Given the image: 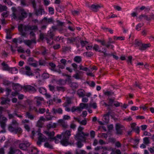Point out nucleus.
I'll return each mask as SVG.
<instances>
[{"label": "nucleus", "instance_id": "1", "mask_svg": "<svg viewBox=\"0 0 154 154\" xmlns=\"http://www.w3.org/2000/svg\"><path fill=\"white\" fill-rule=\"evenodd\" d=\"M31 143L27 141H23L19 144V148L23 150H27L30 154H38V151L37 148L33 147H29Z\"/></svg>", "mask_w": 154, "mask_h": 154}, {"label": "nucleus", "instance_id": "2", "mask_svg": "<svg viewBox=\"0 0 154 154\" xmlns=\"http://www.w3.org/2000/svg\"><path fill=\"white\" fill-rule=\"evenodd\" d=\"M11 9L13 13L11 16L14 19H17L19 20H22L27 16V14L23 9L18 11L15 7H12Z\"/></svg>", "mask_w": 154, "mask_h": 154}, {"label": "nucleus", "instance_id": "3", "mask_svg": "<svg viewBox=\"0 0 154 154\" xmlns=\"http://www.w3.org/2000/svg\"><path fill=\"white\" fill-rule=\"evenodd\" d=\"M18 29L19 31L20 32L22 36L26 37V33L24 32L23 29L25 31H27L29 30H38V27L37 26H29V25H23V24H21L19 25L18 26Z\"/></svg>", "mask_w": 154, "mask_h": 154}, {"label": "nucleus", "instance_id": "4", "mask_svg": "<svg viewBox=\"0 0 154 154\" xmlns=\"http://www.w3.org/2000/svg\"><path fill=\"white\" fill-rule=\"evenodd\" d=\"M134 45L135 47H138L139 49L141 51L145 50L147 48L150 46V44H143L141 41L138 39H136L135 41Z\"/></svg>", "mask_w": 154, "mask_h": 154}, {"label": "nucleus", "instance_id": "5", "mask_svg": "<svg viewBox=\"0 0 154 154\" xmlns=\"http://www.w3.org/2000/svg\"><path fill=\"white\" fill-rule=\"evenodd\" d=\"M71 131L69 130L66 131L64 134H62L63 138L61 141V143L63 145L66 146L69 144V140L71 135Z\"/></svg>", "mask_w": 154, "mask_h": 154}, {"label": "nucleus", "instance_id": "6", "mask_svg": "<svg viewBox=\"0 0 154 154\" xmlns=\"http://www.w3.org/2000/svg\"><path fill=\"white\" fill-rule=\"evenodd\" d=\"M80 134L79 133L77 137H75V139L78 140L76 143V145L78 147L80 148L82 147L83 144L82 142H86V138L85 137H81Z\"/></svg>", "mask_w": 154, "mask_h": 154}, {"label": "nucleus", "instance_id": "7", "mask_svg": "<svg viewBox=\"0 0 154 154\" xmlns=\"http://www.w3.org/2000/svg\"><path fill=\"white\" fill-rule=\"evenodd\" d=\"M31 3L35 11V14L36 16L38 15H42L43 14H44L45 11L42 8H40L38 9H36V3L35 1H31Z\"/></svg>", "mask_w": 154, "mask_h": 154}, {"label": "nucleus", "instance_id": "8", "mask_svg": "<svg viewBox=\"0 0 154 154\" xmlns=\"http://www.w3.org/2000/svg\"><path fill=\"white\" fill-rule=\"evenodd\" d=\"M116 130V133L118 135H122L123 133V130L125 129L124 126L120 124L117 123L115 125Z\"/></svg>", "mask_w": 154, "mask_h": 154}, {"label": "nucleus", "instance_id": "9", "mask_svg": "<svg viewBox=\"0 0 154 154\" xmlns=\"http://www.w3.org/2000/svg\"><path fill=\"white\" fill-rule=\"evenodd\" d=\"M38 140L37 142V144L38 145L40 146L42 142L47 140V138L40 133H38Z\"/></svg>", "mask_w": 154, "mask_h": 154}, {"label": "nucleus", "instance_id": "10", "mask_svg": "<svg viewBox=\"0 0 154 154\" xmlns=\"http://www.w3.org/2000/svg\"><path fill=\"white\" fill-rule=\"evenodd\" d=\"M23 88L25 92L28 91L34 93L37 91L36 89L34 87L30 85L24 86Z\"/></svg>", "mask_w": 154, "mask_h": 154}, {"label": "nucleus", "instance_id": "11", "mask_svg": "<svg viewBox=\"0 0 154 154\" xmlns=\"http://www.w3.org/2000/svg\"><path fill=\"white\" fill-rule=\"evenodd\" d=\"M45 134L47 135L49 137V139L53 140H55V142L57 141V138L56 137H54L55 133L54 131L51 132H49L47 131H45Z\"/></svg>", "mask_w": 154, "mask_h": 154}, {"label": "nucleus", "instance_id": "12", "mask_svg": "<svg viewBox=\"0 0 154 154\" xmlns=\"http://www.w3.org/2000/svg\"><path fill=\"white\" fill-rule=\"evenodd\" d=\"M83 129V128L81 126L79 127L78 128V132L75 136V137H77L78 134L79 133L80 134V136L81 137H83L84 136L85 137V136L88 137L89 135V134L88 133H85L83 132L82 131Z\"/></svg>", "mask_w": 154, "mask_h": 154}, {"label": "nucleus", "instance_id": "13", "mask_svg": "<svg viewBox=\"0 0 154 154\" xmlns=\"http://www.w3.org/2000/svg\"><path fill=\"white\" fill-rule=\"evenodd\" d=\"M42 23H44L47 24L50 23H53L54 21L52 18H47L46 17H44L42 20Z\"/></svg>", "mask_w": 154, "mask_h": 154}, {"label": "nucleus", "instance_id": "14", "mask_svg": "<svg viewBox=\"0 0 154 154\" xmlns=\"http://www.w3.org/2000/svg\"><path fill=\"white\" fill-rule=\"evenodd\" d=\"M76 73L74 75L73 77L77 79H80L82 76L83 72L79 70H76Z\"/></svg>", "mask_w": 154, "mask_h": 154}, {"label": "nucleus", "instance_id": "15", "mask_svg": "<svg viewBox=\"0 0 154 154\" xmlns=\"http://www.w3.org/2000/svg\"><path fill=\"white\" fill-rule=\"evenodd\" d=\"M23 42L26 45L29 47H30L32 43H35L36 41L35 40V39L33 38L31 40H25L23 41Z\"/></svg>", "mask_w": 154, "mask_h": 154}, {"label": "nucleus", "instance_id": "16", "mask_svg": "<svg viewBox=\"0 0 154 154\" xmlns=\"http://www.w3.org/2000/svg\"><path fill=\"white\" fill-rule=\"evenodd\" d=\"M25 68L26 70L25 74L26 75L28 76L33 75V74L31 70L30 67L28 66H26Z\"/></svg>", "mask_w": 154, "mask_h": 154}, {"label": "nucleus", "instance_id": "17", "mask_svg": "<svg viewBox=\"0 0 154 154\" xmlns=\"http://www.w3.org/2000/svg\"><path fill=\"white\" fill-rule=\"evenodd\" d=\"M52 112L54 114H56L57 113L62 114L63 113V110L60 108L57 109L53 108L52 109Z\"/></svg>", "mask_w": 154, "mask_h": 154}, {"label": "nucleus", "instance_id": "18", "mask_svg": "<svg viewBox=\"0 0 154 154\" xmlns=\"http://www.w3.org/2000/svg\"><path fill=\"white\" fill-rule=\"evenodd\" d=\"M101 7H103V6H100L99 5H95L93 4L91 6L92 10V11L95 12H97L98 11V8H101Z\"/></svg>", "mask_w": 154, "mask_h": 154}, {"label": "nucleus", "instance_id": "19", "mask_svg": "<svg viewBox=\"0 0 154 154\" xmlns=\"http://www.w3.org/2000/svg\"><path fill=\"white\" fill-rule=\"evenodd\" d=\"M13 88L14 90L18 92L21 90L22 87L19 84L13 83Z\"/></svg>", "mask_w": 154, "mask_h": 154}, {"label": "nucleus", "instance_id": "20", "mask_svg": "<svg viewBox=\"0 0 154 154\" xmlns=\"http://www.w3.org/2000/svg\"><path fill=\"white\" fill-rule=\"evenodd\" d=\"M77 37H70L67 38V43H73L74 42H77Z\"/></svg>", "mask_w": 154, "mask_h": 154}, {"label": "nucleus", "instance_id": "21", "mask_svg": "<svg viewBox=\"0 0 154 154\" xmlns=\"http://www.w3.org/2000/svg\"><path fill=\"white\" fill-rule=\"evenodd\" d=\"M16 152H17L19 154H23L22 152L19 149H15L11 147L10 148V150L9 152V154H14Z\"/></svg>", "mask_w": 154, "mask_h": 154}, {"label": "nucleus", "instance_id": "22", "mask_svg": "<svg viewBox=\"0 0 154 154\" xmlns=\"http://www.w3.org/2000/svg\"><path fill=\"white\" fill-rule=\"evenodd\" d=\"M35 100L37 106H39L41 104V101L44 100L43 98L38 97H35Z\"/></svg>", "mask_w": 154, "mask_h": 154}, {"label": "nucleus", "instance_id": "23", "mask_svg": "<svg viewBox=\"0 0 154 154\" xmlns=\"http://www.w3.org/2000/svg\"><path fill=\"white\" fill-rule=\"evenodd\" d=\"M1 99L2 101L1 102V103L2 105L6 104L8 103V102H9L10 101V99L8 97H7V98L2 97Z\"/></svg>", "mask_w": 154, "mask_h": 154}, {"label": "nucleus", "instance_id": "24", "mask_svg": "<svg viewBox=\"0 0 154 154\" xmlns=\"http://www.w3.org/2000/svg\"><path fill=\"white\" fill-rule=\"evenodd\" d=\"M84 92V91L83 90L80 89L77 91V93L79 97H82L85 95Z\"/></svg>", "mask_w": 154, "mask_h": 154}, {"label": "nucleus", "instance_id": "25", "mask_svg": "<svg viewBox=\"0 0 154 154\" xmlns=\"http://www.w3.org/2000/svg\"><path fill=\"white\" fill-rule=\"evenodd\" d=\"M69 86L73 90L76 89L78 88V85L77 82H72L71 84Z\"/></svg>", "mask_w": 154, "mask_h": 154}, {"label": "nucleus", "instance_id": "26", "mask_svg": "<svg viewBox=\"0 0 154 154\" xmlns=\"http://www.w3.org/2000/svg\"><path fill=\"white\" fill-rule=\"evenodd\" d=\"M74 60L77 63H79L82 62V57L79 56H76L74 58Z\"/></svg>", "mask_w": 154, "mask_h": 154}, {"label": "nucleus", "instance_id": "27", "mask_svg": "<svg viewBox=\"0 0 154 154\" xmlns=\"http://www.w3.org/2000/svg\"><path fill=\"white\" fill-rule=\"evenodd\" d=\"M2 65L3 66V69L4 70L8 71H9L10 70V68L8 66V65L5 63L4 62H3L2 63Z\"/></svg>", "mask_w": 154, "mask_h": 154}, {"label": "nucleus", "instance_id": "28", "mask_svg": "<svg viewBox=\"0 0 154 154\" xmlns=\"http://www.w3.org/2000/svg\"><path fill=\"white\" fill-rule=\"evenodd\" d=\"M51 123H49L47 125V128L48 129L51 128H54L56 127L57 124L56 123H54L53 124H52V122H51Z\"/></svg>", "mask_w": 154, "mask_h": 154}, {"label": "nucleus", "instance_id": "29", "mask_svg": "<svg viewBox=\"0 0 154 154\" xmlns=\"http://www.w3.org/2000/svg\"><path fill=\"white\" fill-rule=\"evenodd\" d=\"M142 17H144V19L147 21H150V19L149 18V16L147 15L142 14L139 17V18L140 19H141Z\"/></svg>", "mask_w": 154, "mask_h": 154}, {"label": "nucleus", "instance_id": "30", "mask_svg": "<svg viewBox=\"0 0 154 154\" xmlns=\"http://www.w3.org/2000/svg\"><path fill=\"white\" fill-rule=\"evenodd\" d=\"M74 119L77 121L81 125H85L86 124L87 121L85 120V119L83 120L82 121H80L79 120L78 118H76L74 117Z\"/></svg>", "mask_w": 154, "mask_h": 154}, {"label": "nucleus", "instance_id": "31", "mask_svg": "<svg viewBox=\"0 0 154 154\" xmlns=\"http://www.w3.org/2000/svg\"><path fill=\"white\" fill-rule=\"evenodd\" d=\"M47 35L48 37H50L52 39L54 35V34L53 31H52L51 30V29L48 31Z\"/></svg>", "mask_w": 154, "mask_h": 154}, {"label": "nucleus", "instance_id": "32", "mask_svg": "<svg viewBox=\"0 0 154 154\" xmlns=\"http://www.w3.org/2000/svg\"><path fill=\"white\" fill-rule=\"evenodd\" d=\"M56 89L58 91H62L63 92L66 91V88L65 87L57 86L56 87Z\"/></svg>", "mask_w": 154, "mask_h": 154}, {"label": "nucleus", "instance_id": "33", "mask_svg": "<svg viewBox=\"0 0 154 154\" xmlns=\"http://www.w3.org/2000/svg\"><path fill=\"white\" fill-rule=\"evenodd\" d=\"M26 117L31 120H33L34 118V116L31 114L29 112H26Z\"/></svg>", "mask_w": 154, "mask_h": 154}, {"label": "nucleus", "instance_id": "34", "mask_svg": "<svg viewBox=\"0 0 154 154\" xmlns=\"http://www.w3.org/2000/svg\"><path fill=\"white\" fill-rule=\"evenodd\" d=\"M57 83L60 85H64L66 84L65 80H64L63 79H60L57 81Z\"/></svg>", "mask_w": 154, "mask_h": 154}, {"label": "nucleus", "instance_id": "35", "mask_svg": "<svg viewBox=\"0 0 154 154\" xmlns=\"http://www.w3.org/2000/svg\"><path fill=\"white\" fill-rule=\"evenodd\" d=\"M49 65L51 67V70L54 71H57V70L55 69L56 66L54 63H49Z\"/></svg>", "mask_w": 154, "mask_h": 154}, {"label": "nucleus", "instance_id": "36", "mask_svg": "<svg viewBox=\"0 0 154 154\" xmlns=\"http://www.w3.org/2000/svg\"><path fill=\"white\" fill-rule=\"evenodd\" d=\"M7 32V35L6 38L7 39H10L11 38V31L10 29L6 30Z\"/></svg>", "mask_w": 154, "mask_h": 154}, {"label": "nucleus", "instance_id": "37", "mask_svg": "<svg viewBox=\"0 0 154 154\" xmlns=\"http://www.w3.org/2000/svg\"><path fill=\"white\" fill-rule=\"evenodd\" d=\"M22 132V130L20 127H17L16 128L14 132L15 134L20 133Z\"/></svg>", "mask_w": 154, "mask_h": 154}, {"label": "nucleus", "instance_id": "38", "mask_svg": "<svg viewBox=\"0 0 154 154\" xmlns=\"http://www.w3.org/2000/svg\"><path fill=\"white\" fill-rule=\"evenodd\" d=\"M86 83L90 87H94L95 85V82L93 81H86Z\"/></svg>", "mask_w": 154, "mask_h": 154}, {"label": "nucleus", "instance_id": "39", "mask_svg": "<svg viewBox=\"0 0 154 154\" xmlns=\"http://www.w3.org/2000/svg\"><path fill=\"white\" fill-rule=\"evenodd\" d=\"M79 105L82 109L85 108H87L88 107V104L87 103H81Z\"/></svg>", "mask_w": 154, "mask_h": 154}, {"label": "nucleus", "instance_id": "40", "mask_svg": "<svg viewBox=\"0 0 154 154\" xmlns=\"http://www.w3.org/2000/svg\"><path fill=\"white\" fill-rule=\"evenodd\" d=\"M103 121L106 123H108L109 122V116H108L105 115H104L103 116Z\"/></svg>", "mask_w": 154, "mask_h": 154}, {"label": "nucleus", "instance_id": "41", "mask_svg": "<svg viewBox=\"0 0 154 154\" xmlns=\"http://www.w3.org/2000/svg\"><path fill=\"white\" fill-rule=\"evenodd\" d=\"M7 9V8L6 6L2 5L0 4V11L2 12L3 11H6Z\"/></svg>", "mask_w": 154, "mask_h": 154}, {"label": "nucleus", "instance_id": "42", "mask_svg": "<svg viewBox=\"0 0 154 154\" xmlns=\"http://www.w3.org/2000/svg\"><path fill=\"white\" fill-rule=\"evenodd\" d=\"M141 84L139 82L137 81H135L134 82V86L135 87H137L139 89H141L142 88L140 86Z\"/></svg>", "mask_w": 154, "mask_h": 154}, {"label": "nucleus", "instance_id": "43", "mask_svg": "<svg viewBox=\"0 0 154 154\" xmlns=\"http://www.w3.org/2000/svg\"><path fill=\"white\" fill-rule=\"evenodd\" d=\"M15 128L13 125H10L8 126V129L10 131L14 133Z\"/></svg>", "mask_w": 154, "mask_h": 154}, {"label": "nucleus", "instance_id": "44", "mask_svg": "<svg viewBox=\"0 0 154 154\" xmlns=\"http://www.w3.org/2000/svg\"><path fill=\"white\" fill-rule=\"evenodd\" d=\"M143 143L147 144L150 143L149 140V138L147 137H145L143 139Z\"/></svg>", "mask_w": 154, "mask_h": 154}, {"label": "nucleus", "instance_id": "45", "mask_svg": "<svg viewBox=\"0 0 154 154\" xmlns=\"http://www.w3.org/2000/svg\"><path fill=\"white\" fill-rule=\"evenodd\" d=\"M38 91L40 93L43 94H44L46 92V90L43 88H39Z\"/></svg>", "mask_w": 154, "mask_h": 154}, {"label": "nucleus", "instance_id": "46", "mask_svg": "<svg viewBox=\"0 0 154 154\" xmlns=\"http://www.w3.org/2000/svg\"><path fill=\"white\" fill-rule=\"evenodd\" d=\"M38 62L39 65L40 66H45L46 64V62L44 60H39Z\"/></svg>", "mask_w": 154, "mask_h": 154}, {"label": "nucleus", "instance_id": "47", "mask_svg": "<svg viewBox=\"0 0 154 154\" xmlns=\"http://www.w3.org/2000/svg\"><path fill=\"white\" fill-rule=\"evenodd\" d=\"M143 23L142 24L140 23L138 24L136 26V29L137 31L140 30V28L142 26H143Z\"/></svg>", "mask_w": 154, "mask_h": 154}, {"label": "nucleus", "instance_id": "48", "mask_svg": "<svg viewBox=\"0 0 154 154\" xmlns=\"http://www.w3.org/2000/svg\"><path fill=\"white\" fill-rule=\"evenodd\" d=\"M9 11L4 12L2 14V16L4 18L7 17L9 15Z\"/></svg>", "mask_w": 154, "mask_h": 154}, {"label": "nucleus", "instance_id": "49", "mask_svg": "<svg viewBox=\"0 0 154 154\" xmlns=\"http://www.w3.org/2000/svg\"><path fill=\"white\" fill-rule=\"evenodd\" d=\"M49 75L48 74L46 73H44L42 75V77L44 79H47L49 77Z\"/></svg>", "mask_w": 154, "mask_h": 154}, {"label": "nucleus", "instance_id": "50", "mask_svg": "<svg viewBox=\"0 0 154 154\" xmlns=\"http://www.w3.org/2000/svg\"><path fill=\"white\" fill-rule=\"evenodd\" d=\"M71 49L70 47L64 46L63 47L62 51L63 52H65L66 51L69 50Z\"/></svg>", "mask_w": 154, "mask_h": 154}, {"label": "nucleus", "instance_id": "51", "mask_svg": "<svg viewBox=\"0 0 154 154\" xmlns=\"http://www.w3.org/2000/svg\"><path fill=\"white\" fill-rule=\"evenodd\" d=\"M109 101L108 102V104L109 106H112L113 103L114 102V100L111 98H109Z\"/></svg>", "mask_w": 154, "mask_h": 154}, {"label": "nucleus", "instance_id": "52", "mask_svg": "<svg viewBox=\"0 0 154 154\" xmlns=\"http://www.w3.org/2000/svg\"><path fill=\"white\" fill-rule=\"evenodd\" d=\"M99 52H101L102 53H103L104 54V57H106V56H112V55L111 54H107L106 53V51H102L101 50H99L98 51Z\"/></svg>", "mask_w": 154, "mask_h": 154}, {"label": "nucleus", "instance_id": "53", "mask_svg": "<svg viewBox=\"0 0 154 154\" xmlns=\"http://www.w3.org/2000/svg\"><path fill=\"white\" fill-rule=\"evenodd\" d=\"M88 43V42L87 41H83L82 40H81L80 41L82 47L85 46V45Z\"/></svg>", "mask_w": 154, "mask_h": 154}, {"label": "nucleus", "instance_id": "54", "mask_svg": "<svg viewBox=\"0 0 154 154\" xmlns=\"http://www.w3.org/2000/svg\"><path fill=\"white\" fill-rule=\"evenodd\" d=\"M30 38H31V39L33 38H34L35 39V34L33 32H30Z\"/></svg>", "mask_w": 154, "mask_h": 154}, {"label": "nucleus", "instance_id": "55", "mask_svg": "<svg viewBox=\"0 0 154 154\" xmlns=\"http://www.w3.org/2000/svg\"><path fill=\"white\" fill-rule=\"evenodd\" d=\"M114 93L112 91H108L105 92L104 93V94L107 96H110L113 94Z\"/></svg>", "mask_w": 154, "mask_h": 154}, {"label": "nucleus", "instance_id": "56", "mask_svg": "<svg viewBox=\"0 0 154 154\" xmlns=\"http://www.w3.org/2000/svg\"><path fill=\"white\" fill-rule=\"evenodd\" d=\"M79 69L80 70H83L85 71H87L88 69V68L84 67L83 66L81 65H80L79 66Z\"/></svg>", "mask_w": 154, "mask_h": 154}, {"label": "nucleus", "instance_id": "57", "mask_svg": "<svg viewBox=\"0 0 154 154\" xmlns=\"http://www.w3.org/2000/svg\"><path fill=\"white\" fill-rule=\"evenodd\" d=\"M44 146L45 147L48 148L52 149L53 146L51 145H50L48 142L45 143Z\"/></svg>", "mask_w": 154, "mask_h": 154}, {"label": "nucleus", "instance_id": "58", "mask_svg": "<svg viewBox=\"0 0 154 154\" xmlns=\"http://www.w3.org/2000/svg\"><path fill=\"white\" fill-rule=\"evenodd\" d=\"M75 153L76 154H85L86 152L83 150H81L79 152L76 150L75 151Z\"/></svg>", "mask_w": 154, "mask_h": 154}, {"label": "nucleus", "instance_id": "59", "mask_svg": "<svg viewBox=\"0 0 154 154\" xmlns=\"http://www.w3.org/2000/svg\"><path fill=\"white\" fill-rule=\"evenodd\" d=\"M132 57L131 56H129L128 57V59L127 60V61L128 63H130L131 64H132Z\"/></svg>", "mask_w": 154, "mask_h": 154}, {"label": "nucleus", "instance_id": "60", "mask_svg": "<svg viewBox=\"0 0 154 154\" xmlns=\"http://www.w3.org/2000/svg\"><path fill=\"white\" fill-rule=\"evenodd\" d=\"M133 130H134L137 134H139L140 132L139 127L137 126L134 128Z\"/></svg>", "mask_w": 154, "mask_h": 154}, {"label": "nucleus", "instance_id": "61", "mask_svg": "<svg viewBox=\"0 0 154 154\" xmlns=\"http://www.w3.org/2000/svg\"><path fill=\"white\" fill-rule=\"evenodd\" d=\"M70 78H68V79L65 80L66 83V82H68V84L69 85L72 82L71 79Z\"/></svg>", "mask_w": 154, "mask_h": 154}, {"label": "nucleus", "instance_id": "62", "mask_svg": "<svg viewBox=\"0 0 154 154\" xmlns=\"http://www.w3.org/2000/svg\"><path fill=\"white\" fill-rule=\"evenodd\" d=\"M99 46L98 45L95 44L93 47V49L96 51H98V49H99Z\"/></svg>", "mask_w": 154, "mask_h": 154}, {"label": "nucleus", "instance_id": "63", "mask_svg": "<svg viewBox=\"0 0 154 154\" xmlns=\"http://www.w3.org/2000/svg\"><path fill=\"white\" fill-rule=\"evenodd\" d=\"M87 57H91L93 55V53L91 52H86L85 53Z\"/></svg>", "mask_w": 154, "mask_h": 154}, {"label": "nucleus", "instance_id": "64", "mask_svg": "<svg viewBox=\"0 0 154 154\" xmlns=\"http://www.w3.org/2000/svg\"><path fill=\"white\" fill-rule=\"evenodd\" d=\"M45 111V108H40L39 109V112L41 114L44 113Z\"/></svg>", "mask_w": 154, "mask_h": 154}]
</instances>
